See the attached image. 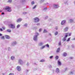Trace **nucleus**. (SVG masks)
Here are the masks:
<instances>
[{
  "mask_svg": "<svg viewBox=\"0 0 75 75\" xmlns=\"http://www.w3.org/2000/svg\"><path fill=\"white\" fill-rule=\"evenodd\" d=\"M38 35V33L36 32V35H34L33 36V40L34 41H37V40H38L37 38Z\"/></svg>",
  "mask_w": 75,
  "mask_h": 75,
  "instance_id": "1",
  "label": "nucleus"
},
{
  "mask_svg": "<svg viewBox=\"0 0 75 75\" xmlns=\"http://www.w3.org/2000/svg\"><path fill=\"white\" fill-rule=\"evenodd\" d=\"M5 10H6L8 12H10L11 11V8L9 7V6H6L5 7Z\"/></svg>",
  "mask_w": 75,
  "mask_h": 75,
  "instance_id": "2",
  "label": "nucleus"
},
{
  "mask_svg": "<svg viewBox=\"0 0 75 75\" xmlns=\"http://www.w3.org/2000/svg\"><path fill=\"white\" fill-rule=\"evenodd\" d=\"M68 35V33H66L65 34V36L63 39H62V41H66V39H67V37H68L67 35Z\"/></svg>",
  "mask_w": 75,
  "mask_h": 75,
  "instance_id": "3",
  "label": "nucleus"
},
{
  "mask_svg": "<svg viewBox=\"0 0 75 75\" xmlns=\"http://www.w3.org/2000/svg\"><path fill=\"white\" fill-rule=\"evenodd\" d=\"M34 21L35 23H37L39 21V19L38 18H34Z\"/></svg>",
  "mask_w": 75,
  "mask_h": 75,
  "instance_id": "4",
  "label": "nucleus"
},
{
  "mask_svg": "<svg viewBox=\"0 0 75 75\" xmlns=\"http://www.w3.org/2000/svg\"><path fill=\"white\" fill-rule=\"evenodd\" d=\"M18 63L19 64H20V65H22V64H23V62L22 60L20 59L18 60Z\"/></svg>",
  "mask_w": 75,
  "mask_h": 75,
  "instance_id": "5",
  "label": "nucleus"
},
{
  "mask_svg": "<svg viewBox=\"0 0 75 75\" xmlns=\"http://www.w3.org/2000/svg\"><path fill=\"white\" fill-rule=\"evenodd\" d=\"M10 26L11 28H15V24H11Z\"/></svg>",
  "mask_w": 75,
  "mask_h": 75,
  "instance_id": "6",
  "label": "nucleus"
},
{
  "mask_svg": "<svg viewBox=\"0 0 75 75\" xmlns=\"http://www.w3.org/2000/svg\"><path fill=\"white\" fill-rule=\"evenodd\" d=\"M66 23V21L65 20H64L62 21L61 23V24L62 25H65V23Z\"/></svg>",
  "mask_w": 75,
  "mask_h": 75,
  "instance_id": "7",
  "label": "nucleus"
},
{
  "mask_svg": "<svg viewBox=\"0 0 75 75\" xmlns=\"http://www.w3.org/2000/svg\"><path fill=\"white\" fill-rule=\"evenodd\" d=\"M54 8H58L59 5H58L54 4L53 6Z\"/></svg>",
  "mask_w": 75,
  "mask_h": 75,
  "instance_id": "8",
  "label": "nucleus"
},
{
  "mask_svg": "<svg viewBox=\"0 0 75 75\" xmlns=\"http://www.w3.org/2000/svg\"><path fill=\"white\" fill-rule=\"evenodd\" d=\"M16 69L17 70H18V71H21V67L18 66L16 68Z\"/></svg>",
  "mask_w": 75,
  "mask_h": 75,
  "instance_id": "9",
  "label": "nucleus"
},
{
  "mask_svg": "<svg viewBox=\"0 0 75 75\" xmlns=\"http://www.w3.org/2000/svg\"><path fill=\"white\" fill-rule=\"evenodd\" d=\"M17 44V43L16 42H12L11 43V45L14 46L15 45H16Z\"/></svg>",
  "mask_w": 75,
  "mask_h": 75,
  "instance_id": "10",
  "label": "nucleus"
},
{
  "mask_svg": "<svg viewBox=\"0 0 75 75\" xmlns=\"http://www.w3.org/2000/svg\"><path fill=\"white\" fill-rule=\"evenodd\" d=\"M22 21V19L19 18L17 20V23H18V22H20Z\"/></svg>",
  "mask_w": 75,
  "mask_h": 75,
  "instance_id": "11",
  "label": "nucleus"
},
{
  "mask_svg": "<svg viewBox=\"0 0 75 75\" xmlns=\"http://www.w3.org/2000/svg\"><path fill=\"white\" fill-rule=\"evenodd\" d=\"M55 71L56 72V73H59V69H58V68H56Z\"/></svg>",
  "mask_w": 75,
  "mask_h": 75,
  "instance_id": "12",
  "label": "nucleus"
},
{
  "mask_svg": "<svg viewBox=\"0 0 75 75\" xmlns=\"http://www.w3.org/2000/svg\"><path fill=\"white\" fill-rule=\"evenodd\" d=\"M44 44V43L43 42H40L39 43L38 45L39 46H42Z\"/></svg>",
  "mask_w": 75,
  "mask_h": 75,
  "instance_id": "13",
  "label": "nucleus"
},
{
  "mask_svg": "<svg viewBox=\"0 0 75 75\" xmlns=\"http://www.w3.org/2000/svg\"><path fill=\"white\" fill-rule=\"evenodd\" d=\"M11 60H14L15 59V57L13 56L11 57Z\"/></svg>",
  "mask_w": 75,
  "mask_h": 75,
  "instance_id": "14",
  "label": "nucleus"
},
{
  "mask_svg": "<svg viewBox=\"0 0 75 75\" xmlns=\"http://www.w3.org/2000/svg\"><path fill=\"white\" fill-rule=\"evenodd\" d=\"M60 51V48H58L56 50V52L57 53L59 52Z\"/></svg>",
  "mask_w": 75,
  "mask_h": 75,
  "instance_id": "15",
  "label": "nucleus"
},
{
  "mask_svg": "<svg viewBox=\"0 0 75 75\" xmlns=\"http://www.w3.org/2000/svg\"><path fill=\"white\" fill-rule=\"evenodd\" d=\"M68 28L67 27H66L64 29V31H65L66 32V31H67L68 30Z\"/></svg>",
  "mask_w": 75,
  "mask_h": 75,
  "instance_id": "16",
  "label": "nucleus"
},
{
  "mask_svg": "<svg viewBox=\"0 0 75 75\" xmlns=\"http://www.w3.org/2000/svg\"><path fill=\"white\" fill-rule=\"evenodd\" d=\"M5 37L7 39H9V38H10V36L8 35H5Z\"/></svg>",
  "mask_w": 75,
  "mask_h": 75,
  "instance_id": "17",
  "label": "nucleus"
},
{
  "mask_svg": "<svg viewBox=\"0 0 75 75\" xmlns=\"http://www.w3.org/2000/svg\"><path fill=\"white\" fill-rule=\"evenodd\" d=\"M58 63L59 65H61V62L59 61V60L58 61Z\"/></svg>",
  "mask_w": 75,
  "mask_h": 75,
  "instance_id": "18",
  "label": "nucleus"
},
{
  "mask_svg": "<svg viewBox=\"0 0 75 75\" xmlns=\"http://www.w3.org/2000/svg\"><path fill=\"white\" fill-rule=\"evenodd\" d=\"M45 47V46H43L42 47H40V49H41V50H42V49H44V48Z\"/></svg>",
  "mask_w": 75,
  "mask_h": 75,
  "instance_id": "19",
  "label": "nucleus"
},
{
  "mask_svg": "<svg viewBox=\"0 0 75 75\" xmlns=\"http://www.w3.org/2000/svg\"><path fill=\"white\" fill-rule=\"evenodd\" d=\"M47 32H48V31H47V30L45 29H44V31H43V33H47Z\"/></svg>",
  "mask_w": 75,
  "mask_h": 75,
  "instance_id": "20",
  "label": "nucleus"
},
{
  "mask_svg": "<svg viewBox=\"0 0 75 75\" xmlns=\"http://www.w3.org/2000/svg\"><path fill=\"white\" fill-rule=\"evenodd\" d=\"M7 32H8V33H11V30L10 29H8L6 30Z\"/></svg>",
  "mask_w": 75,
  "mask_h": 75,
  "instance_id": "21",
  "label": "nucleus"
},
{
  "mask_svg": "<svg viewBox=\"0 0 75 75\" xmlns=\"http://www.w3.org/2000/svg\"><path fill=\"white\" fill-rule=\"evenodd\" d=\"M59 57L58 56H56L55 57V58L56 59H58Z\"/></svg>",
  "mask_w": 75,
  "mask_h": 75,
  "instance_id": "22",
  "label": "nucleus"
},
{
  "mask_svg": "<svg viewBox=\"0 0 75 75\" xmlns=\"http://www.w3.org/2000/svg\"><path fill=\"white\" fill-rule=\"evenodd\" d=\"M69 22L72 23L73 22V20L72 19H70L69 20Z\"/></svg>",
  "mask_w": 75,
  "mask_h": 75,
  "instance_id": "23",
  "label": "nucleus"
},
{
  "mask_svg": "<svg viewBox=\"0 0 75 75\" xmlns=\"http://www.w3.org/2000/svg\"><path fill=\"white\" fill-rule=\"evenodd\" d=\"M67 55V53H64L63 54L64 57H65Z\"/></svg>",
  "mask_w": 75,
  "mask_h": 75,
  "instance_id": "24",
  "label": "nucleus"
},
{
  "mask_svg": "<svg viewBox=\"0 0 75 75\" xmlns=\"http://www.w3.org/2000/svg\"><path fill=\"white\" fill-rule=\"evenodd\" d=\"M20 27V25H18L17 26V28H19V27Z\"/></svg>",
  "mask_w": 75,
  "mask_h": 75,
  "instance_id": "25",
  "label": "nucleus"
},
{
  "mask_svg": "<svg viewBox=\"0 0 75 75\" xmlns=\"http://www.w3.org/2000/svg\"><path fill=\"white\" fill-rule=\"evenodd\" d=\"M1 40H4V36H3V37H1Z\"/></svg>",
  "mask_w": 75,
  "mask_h": 75,
  "instance_id": "26",
  "label": "nucleus"
},
{
  "mask_svg": "<svg viewBox=\"0 0 75 75\" xmlns=\"http://www.w3.org/2000/svg\"><path fill=\"white\" fill-rule=\"evenodd\" d=\"M40 62H45V60H44V59L41 60L40 61Z\"/></svg>",
  "mask_w": 75,
  "mask_h": 75,
  "instance_id": "27",
  "label": "nucleus"
},
{
  "mask_svg": "<svg viewBox=\"0 0 75 75\" xmlns=\"http://www.w3.org/2000/svg\"><path fill=\"white\" fill-rule=\"evenodd\" d=\"M73 74H74V73L73 72H72V71L70 73V75H73Z\"/></svg>",
  "mask_w": 75,
  "mask_h": 75,
  "instance_id": "28",
  "label": "nucleus"
},
{
  "mask_svg": "<svg viewBox=\"0 0 75 75\" xmlns=\"http://www.w3.org/2000/svg\"><path fill=\"white\" fill-rule=\"evenodd\" d=\"M45 1V0H41L40 1V3H42V2H44Z\"/></svg>",
  "mask_w": 75,
  "mask_h": 75,
  "instance_id": "29",
  "label": "nucleus"
},
{
  "mask_svg": "<svg viewBox=\"0 0 75 75\" xmlns=\"http://www.w3.org/2000/svg\"><path fill=\"white\" fill-rule=\"evenodd\" d=\"M70 39H71V38H68L67 40V41H69L70 40Z\"/></svg>",
  "mask_w": 75,
  "mask_h": 75,
  "instance_id": "30",
  "label": "nucleus"
},
{
  "mask_svg": "<svg viewBox=\"0 0 75 75\" xmlns=\"http://www.w3.org/2000/svg\"><path fill=\"white\" fill-rule=\"evenodd\" d=\"M46 47H47L48 48L49 47V45H48V44H47L46 45Z\"/></svg>",
  "mask_w": 75,
  "mask_h": 75,
  "instance_id": "31",
  "label": "nucleus"
},
{
  "mask_svg": "<svg viewBox=\"0 0 75 75\" xmlns=\"http://www.w3.org/2000/svg\"><path fill=\"white\" fill-rule=\"evenodd\" d=\"M68 33V35H67V36L68 35H69V36H71V33Z\"/></svg>",
  "mask_w": 75,
  "mask_h": 75,
  "instance_id": "32",
  "label": "nucleus"
},
{
  "mask_svg": "<svg viewBox=\"0 0 75 75\" xmlns=\"http://www.w3.org/2000/svg\"><path fill=\"white\" fill-rule=\"evenodd\" d=\"M53 57V56H52L50 57V59H52V58Z\"/></svg>",
  "mask_w": 75,
  "mask_h": 75,
  "instance_id": "33",
  "label": "nucleus"
},
{
  "mask_svg": "<svg viewBox=\"0 0 75 75\" xmlns=\"http://www.w3.org/2000/svg\"><path fill=\"white\" fill-rule=\"evenodd\" d=\"M37 6V5H35V6H34V7H33V9H34L35 7H36Z\"/></svg>",
  "mask_w": 75,
  "mask_h": 75,
  "instance_id": "34",
  "label": "nucleus"
},
{
  "mask_svg": "<svg viewBox=\"0 0 75 75\" xmlns=\"http://www.w3.org/2000/svg\"><path fill=\"white\" fill-rule=\"evenodd\" d=\"M34 4V1H33L32 2L31 4H32V5H33Z\"/></svg>",
  "mask_w": 75,
  "mask_h": 75,
  "instance_id": "35",
  "label": "nucleus"
},
{
  "mask_svg": "<svg viewBox=\"0 0 75 75\" xmlns=\"http://www.w3.org/2000/svg\"><path fill=\"white\" fill-rule=\"evenodd\" d=\"M61 45V42H59V45Z\"/></svg>",
  "mask_w": 75,
  "mask_h": 75,
  "instance_id": "36",
  "label": "nucleus"
},
{
  "mask_svg": "<svg viewBox=\"0 0 75 75\" xmlns=\"http://www.w3.org/2000/svg\"><path fill=\"white\" fill-rule=\"evenodd\" d=\"M38 26V25H40V23H38L37 24H36Z\"/></svg>",
  "mask_w": 75,
  "mask_h": 75,
  "instance_id": "37",
  "label": "nucleus"
},
{
  "mask_svg": "<svg viewBox=\"0 0 75 75\" xmlns=\"http://www.w3.org/2000/svg\"><path fill=\"white\" fill-rule=\"evenodd\" d=\"M24 26H25V27H27V23H26L24 25Z\"/></svg>",
  "mask_w": 75,
  "mask_h": 75,
  "instance_id": "38",
  "label": "nucleus"
},
{
  "mask_svg": "<svg viewBox=\"0 0 75 75\" xmlns=\"http://www.w3.org/2000/svg\"><path fill=\"white\" fill-rule=\"evenodd\" d=\"M57 34H58V32H56L55 33V35H57Z\"/></svg>",
  "mask_w": 75,
  "mask_h": 75,
  "instance_id": "39",
  "label": "nucleus"
},
{
  "mask_svg": "<svg viewBox=\"0 0 75 75\" xmlns=\"http://www.w3.org/2000/svg\"><path fill=\"white\" fill-rule=\"evenodd\" d=\"M41 30H42V29H40L39 30V32H41Z\"/></svg>",
  "mask_w": 75,
  "mask_h": 75,
  "instance_id": "40",
  "label": "nucleus"
},
{
  "mask_svg": "<svg viewBox=\"0 0 75 75\" xmlns=\"http://www.w3.org/2000/svg\"><path fill=\"white\" fill-rule=\"evenodd\" d=\"M11 0H9L8 1V3H11Z\"/></svg>",
  "mask_w": 75,
  "mask_h": 75,
  "instance_id": "41",
  "label": "nucleus"
},
{
  "mask_svg": "<svg viewBox=\"0 0 75 75\" xmlns=\"http://www.w3.org/2000/svg\"><path fill=\"white\" fill-rule=\"evenodd\" d=\"M2 28H3V29L4 30H5V29H6V28H5V27H4V26H3L2 27Z\"/></svg>",
  "mask_w": 75,
  "mask_h": 75,
  "instance_id": "42",
  "label": "nucleus"
},
{
  "mask_svg": "<svg viewBox=\"0 0 75 75\" xmlns=\"http://www.w3.org/2000/svg\"><path fill=\"white\" fill-rule=\"evenodd\" d=\"M67 69H67V68H66L64 69V70H65V71H67Z\"/></svg>",
  "mask_w": 75,
  "mask_h": 75,
  "instance_id": "43",
  "label": "nucleus"
},
{
  "mask_svg": "<svg viewBox=\"0 0 75 75\" xmlns=\"http://www.w3.org/2000/svg\"><path fill=\"white\" fill-rule=\"evenodd\" d=\"M47 18H48V16H46L45 18V19H47Z\"/></svg>",
  "mask_w": 75,
  "mask_h": 75,
  "instance_id": "44",
  "label": "nucleus"
},
{
  "mask_svg": "<svg viewBox=\"0 0 75 75\" xmlns=\"http://www.w3.org/2000/svg\"><path fill=\"white\" fill-rule=\"evenodd\" d=\"M47 7L46 8H45L43 10H47Z\"/></svg>",
  "mask_w": 75,
  "mask_h": 75,
  "instance_id": "45",
  "label": "nucleus"
},
{
  "mask_svg": "<svg viewBox=\"0 0 75 75\" xmlns=\"http://www.w3.org/2000/svg\"><path fill=\"white\" fill-rule=\"evenodd\" d=\"M26 65L27 66H28L29 65V63H28V62H27V64H26Z\"/></svg>",
  "mask_w": 75,
  "mask_h": 75,
  "instance_id": "46",
  "label": "nucleus"
},
{
  "mask_svg": "<svg viewBox=\"0 0 75 75\" xmlns=\"http://www.w3.org/2000/svg\"><path fill=\"white\" fill-rule=\"evenodd\" d=\"M55 29L56 30H57V29H58V27H57V26L55 27Z\"/></svg>",
  "mask_w": 75,
  "mask_h": 75,
  "instance_id": "47",
  "label": "nucleus"
},
{
  "mask_svg": "<svg viewBox=\"0 0 75 75\" xmlns=\"http://www.w3.org/2000/svg\"><path fill=\"white\" fill-rule=\"evenodd\" d=\"M70 59H73V57H70Z\"/></svg>",
  "mask_w": 75,
  "mask_h": 75,
  "instance_id": "48",
  "label": "nucleus"
},
{
  "mask_svg": "<svg viewBox=\"0 0 75 75\" xmlns=\"http://www.w3.org/2000/svg\"><path fill=\"white\" fill-rule=\"evenodd\" d=\"M8 51H10V47H8Z\"/></svg>",
  "mask_w": 75,
  "mask_h": 75,
  "instance_id": "49",
  "label": "nucleus"
},
{
  "mask_svg": "<svg viewBox=\"0 0 75 75\" xmlns=\"http://www.w3.org/2000/svg\"><path fill=\"white\" fill-rule=\"evenodd\" d=\"M49 68H52V66H51V65H50L49 66Z\"/></svg>",
  "mask_w": 75,
  "mask_h": 75,
  "instance_id": "50",
  "label": "nucleus"
},
{
  "mask_svg": "<svg viewBox=\"0 0 75 75\" xmlns=\"http://www.w3.org/2000/svg\"><path fill=\"white\" fill-rule=\"evenodd\" d=\"M9 75H13V74L11 73L9 74Z\"/></svg>",
  "mask_w": 75,
  "mask_h": 75,
  "instance_id": "51",
  "label": "nucleus"
},
{
  "mask_svg": "<svg viewBox=\"0 0 75 75\" xmlns=\"http://www.w3.org/2000/svg\"><path fill=\"white\" fill-rule=\"evenodd\" d=\"M25 1V0H22V2H24Z\"/></svg>",
  "mask_w": 75,
  "mask_h": 75,
  "instance_id": "52",
  "label": "nucleus"
},
{
  "mask_svg": "<svg viewBox=\"0 0 75 75\" xmlns=\"http://www.w3.org/2000/svg\"><path fill=\"white\" fill-rule=\"evenodd\" d=\"M0 30L1 31H3V29H1V28H0Z\"/></svg>",
  "mask_w": 75,
  "mask_h": 75,
  "instance_id": "53",
  "label": "nucleus"
},
{
  "mask_svg": "<svg viewBox=\"0 0 75 75\" xmlns=\"http://www.w3.org/2000/svg\"><path fill=\"white\" fill-rule=\"evenodd\" d=\"M71 47H72V48H74V46L72 45H71Z\"/></svg>",
  "mask_w": 75,
  "mask_h": 75,
  "instance_id": "54",
  "label": "nucleus"
},
{
  "mask_svg": "<svg viewBox=\"0 0 75 75\" xmlns=\"http://www.w3.org/2000/svg\"><path fill=\"white\" fill-rule=\"evenodd\" d=\"M45 4H46V5H48V3H46Z\"/></svg>",
  "mask_w": 75,
  "mask_h": 75,
  "instance_id": "55",
  "label": "nucleus"
},
{
  "mask_svg": "<svg viewBox=\"0 0 75 75\" xmlns=\"http://www.w3.org/2000/svg\"><path fill=\"white\" fill-rule=\"evenodd\" d=\"M1 14L3 15V14H4V13H1Z\"/></svg>",
  "mask_w": 75,
  "mask_h": 75,
  "instance_id": "56",
  "label": "nucleus"
},
{
  "mask_svg": "<svg viewBox=\"0 0 75 75\" xmlns=\"http://www.w3.org/2000/svg\"><path fill=\"white\" fill-rule=\"evenodd\" d=\"M0 36H2V34L0 33Z\"/></svg>",
  "mask_w": 75,
  "mask_h": 75,
  "instance_id": "57",
  "label": "nucleus"
},
{
  "mask_svg": "<svg viewBox=\"0 0 75 75\" xmlns=\"http://www.w3.org/2000/svg\"><path fill=\"white\" fill-rule=\"evenodd\" d=\"M67 1H66V2H64V3H65V4H66V3H67Z\"/></svg>",
  "mask_w": 75,
  "mask_h": 75,
  "instance_id": "58",
  "label": "nucleus"
},
{
  "mask_svg": "<svg viewBox=\"0 0 75 75\" xmlns=\"http://www.w3.org/2000/svg\"><path fill=\"white\" fill-rule=\"evenodd\" d=\"M23 14H26V12H23Z\"/></svg>",
  "mask_w": 75,
  "mask_h": 75,
  "instance_id": "59",
  "label": "nucleus"
},
{
  "mask_svg": "<svg viewBox=\"0 0 75 75\" xmlns=\"http://www.w3.org/2000/svg\"><path fill=\"white\" fill-rule=\"evenodd\" d=\"M49 35H51V34L50 33H49Z\"/></svg>",
  "mask_w": 75,
  "mask_h": 75,
  "instance_id": "60",
  "label": "nucleus"
},
{
  "mask_svg": "<svg viewBox=\"0 0 75 75\" xmlns=\"http://www.w3.org/2000/svg\"><path fill=\"white\" fill-rule=\"evenodd\" d=\"M2 75H4V74L3 73V74H2Z\"/></svg>",
  "mask_w": 75,
  "mask_h": 75,
  "instance_id": "61",
  "label": "nucleus"
},
{
  "mask_svg": "<svg viewBox=\"0 0 75 75\" xmlns=\"http://www.w3.org/2000/svg\"><path fill=\"white\" fill-rule=\"evenodd\" d=\"M74 40H75V39H73Z\"/></svg>",
  "mask_w": 75,
  "mask_h": 75,
  "instance_id": "62",
  "label": "nucleus"
},
{
  "mask_svg": "<svg viewBox=\"0 0 75 75\" xmlns=\"http://www.w3.org/2000/svg\"><path fill=\"white\" fill-rule=\"evenodd\" d=\"M74 4H75V1L74 2Z\"/></svg>",
  "mask_w": 75,
  "mask_h": 75,
  "instance_id": "63",
  "label": "nucleus"
},
{
  "mask_svg": "<svg viewBox=\"0 0 75 75\" xmlns=\"http://www.w3.org/2000/svg\"><path fill=\"white\" fill-rule=\"evenodd\" d=\"M0 12H1V11H0Z\"/></svg>",
  "mask_w": 75,
  "mask_h": 75,
  "instance_id": "64",
  "label": "nucleus"
}]
</instances>
